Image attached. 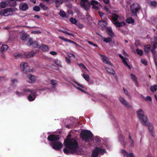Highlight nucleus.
Returning a JSON list of instances; mask_svg holds the SVG:
<instances>
[{"label":"nucleus","instance_id":"nucleus-1","mask_svg":"<svg viewBox=\"0 0 157 157\" xmlns=\"http://www.w3.org/2000/svg\"><path fill=\"white\" fill-rule=\"evenodd\" d=\"M71 136V135L69 134L67 139L64 141V144L66 146V148L63 150L64 153L66 154L72 153L80 154L77 141L74 139L69 138Z\"/></svg>","mask_w":157,"mask_h":157},{"label":"nucleus","instance_id":"nucleus-2","mask_svg":"<svg viewBox=\"0 0 157 157\" xmlns=\"http://www.w3.org/2000/svg\"><path fill=\"white\" fill-rule=\"evenodd\" d=\"M90 3L92 6L93 8L98 10L101 7V5L98 2L93 0H81V5L86 10L88 9L90 7Z\"/></svg>","mask_w":157,"mask_h":157},{"label":"nucleus","instance_id":"nucleus-3","mask_svg":"<svg viewBox=\"0 0 157 157\" xmlns=\"http://www.w3.org/2000/svg\"><path fill=\"white\" fill-rule=\"evenodd\" d=\"M59 139L58 136L51 135L48 137V139L52 142L51 144L53 149L56 150H59L63 147V144L59 141H56Z\"/></svg>","mask_w":157,"mask_h":157},{"label":"nucleus","instance_id":"nucleus-4","mask_svg":"<svg viewBox=\"0 0 157 157\" xmlns=\"http://www.w3.org/2000/svg\"><path fill=\"white\" fill-rule=\"evenodd\" d=\"M136 113L138 118L142 124L144 126L147 125L148 124L147 117L144 115L143 110L141 109H139L137 111Z\"/></svg>","mask_w":157,"mask_h":157},{"label":"nucleus","instance_id":"nucleus-5","mask_svg":"<svg viewBox=\"0 0 157 157\" xmlns=\"http://www.w3.org/2000/svg\"><path fill=\"white\" fill-rule=\"evenodd\" d=\"M17 10L16 8H8L2 10L0 12V15L4 16H8L13 15V12Z\"/></svg>","mask_w":157,"mask_h":157},{"label":"nucleus","instance_id":"nucleus-6","mask_svg":"<svg viewBox=\"0 0 157 157\" xmlns=\"http://www.w3.org/2000/svg\"><path fill=\"white\" fill-rule=\"evenodd\" d=\"M82 139L86 142H87L88 139H90L93 136L92 133L89 130H85L81 133Z\"/></svg>","mask_w":157,"mask_h":157},{"label":"nucleus","instance_id":"nucleus-7","mask_svg":"<svg viewBox=\"0 0 157 157\" xmlns=\"http://www.w3.org/2000/svg\"><path fill=\"white\" fill-rule=\"evenodd\" d=\"M105 152V150L101 147H96L93 151L92 154V157H97L99 153L103 154Z\"/></svg>","mask_w":157,"mask_h":157},{"label":"nucleus","instance_id":"nucleus-8","mask_svg":"<svg viewBox=\"0 0 157 157\" xmlns=\"http://www.w3.org/2000/svg\"><path fill=\"white\" fill-rule=\"evenodd\" d=\"M141 7L137 3H134L131 6V10L134 15H136V13L140 9Z\"/></svg>","mask_w":157,"mask_h":157},{"label":"nucleus","instance_id":"nucleus-9","mask_svg":"<svg viewBox=\"0 0 157 157\" xmlns=\"http://www.w3.org/2000/svg\"><path fill=\"white\" fill-rule=\"evenodd\" d=\"M20 67L23 71L25 72H30L32 71V68L28 66L27 63L22 62L20 64Z\"/></svg>","mask_w":157,"mask_h":157},{"label":"nucleus","instance_id":"nucleus-10","mask_svg":"<svg viewBox=\"0 0 157 157\" xmlns=\"http://www.w3.org/2000/svg\"><path fill=\"white\" fill-rule=\"evenodd\" d=\"M100 56L103 63L109 65L111 66H113V64L110 61L106 56L101 55H100Z\"/></svg>","mask_w":157,"mask_h":157},{"label":"nucleus","instance_id":"nucleus-11","mask_svg":"<svg viewBox=\"0 0 157 157\" xmlns=\"http://www.w3.org/2000/svg\"><path fill=\"white\" fill-rule=\"evenodd\" d=\"M28 5L25 3H21L19 5V9L22 11H25L28 10Z\"/></svg>","mask_w":157,"mask_h":157},{"label":"nucleus","instance_id":"nucleus-12","mask_svg":"<svg viewBox=\"0 0 157 157\" xmlns=\"http://www.w3.org/2000/svg\"><path fill=\"white\" fill-rule=\"evenodd\" d=\"M119 56L122 59V62L124 64L130 69H131V67L127 63V62L128 61V59L127 58H124L121 54H119Z\"/></svg>","mask_w":157,"mask_h":157},{"label":"nucleus","instance_id":"nucleus-13","mask_svg":"<svg viewBox=\"0 0 157 157\" xmlns=\"http://www.w3.org/2000/svg\"><path fill=\"white\" fill-rule=\"evenodd\" d=\"M119 99L120 102L122 104L128 108L130 107V106L129 105L128 103L124 98L121 97H120L119 98Z\"/></svg>","mask_w":157,"mask_h":157},{"label":"nucleus","instance_id":"nucleus-14","mask_svg":"<svg viewBox=\"0 0 157 157\" xmlns=\"http://www.w3.org/2000/svg\"><path fill=\"white\" fill-rule=\"evenodd\" d=\"M36 96L35 92L32 91L31 92L29 95L28 96V99L29 101H32L35 99Z\"/></svg>","mask_w":157,"mask_h":157},{"label":"nucleus","instance_id":"nucleus-15","mask_svg":"<svg viewBox=\"0 0 157 157\" xmlns=\"http://www.w3.org/2000/svg\"><path fill=\"white\" fill-rule=\"evenodd\" d=\"M20 38L23 41H25L29 36L24 32H22L20 33Z\"/></svg>","mask_w":157,"mask_h":157},{"label":"nucleus","instance_id":"nucleus-16","mask_svg":"<svg viewBox=\"0 0 157 157\" xmlns=\"http://www.w3.org/2000/svg\"><path fill=\"white\" fill-rule=\"evenodd\" d=\"M27 77L29 79V82L30 83H34L36 81L35 77L31 74L28 75Z\"/></svg>","mask_w":157,"mask_h":157},{"label":"nucleus","instance_id":"nucleus-17","mask_svg":"<svg viewBox=\"0 0 157 157\" xmlns=\"http://www.w3.org/2000/svg\"><path fill=\"white\" fill-rule=\"evenodd\" d=\"M98 24L103 30L105 29V27H107L106 26L107 25V23L105 21L101 20L99 21Z\"/></svg>","mask_w":157,"mask_h":157},{"label":"nucleus","instance_id":"nucleus-18","mask_svg":"<svg viewBox=\"0 0 157 157\" xmlns=\"http://www.w3.org/2000/svg\"><path fill=\"white\" fill-rule=\"evenodd\" d=\"M151 46H152L153 49H152L151 51L154 54V49L157 47V37H155L154 39V40L151 43Z\"/></svg>","mask_w":157,"mask_h":157},{"label":"nucleus","instance_id":"nucleus-19","mask_svg":"<svg viewBox=\"0 0 157 157\" xmlns=\"http://www.w3.org/2000/svg\"><path fill=\"white\" fill-rule=\"evenodd\" d=\"M113 23L117 27H122L125 24V23L124 22H119L118 21H117V22H113Z\"/></svg>","mask_w":157,"mask_h":157},{"label":"nucleus","instance_id":"nucleus-20","mask_svg":"<svg viewBox=\"0 0 157 157\" xmlns=\"http://www.w3.org/2000/svg\"><path fill=\"white\" fill-rule=\"evenodd\" d=\"M121 153L124 156L126 155V157H135L134 155L132 153H128L124 150H122L121 151Z\"/></svg>","mask_w":157,"mask_h":157},{"label":"nucleus","instance_id":"nucleus-21","mask_svg":"<svg viewBox=\"0 0 157 157\" xmlns=\"http://www.w3.org/2000/svg\"><path fill=\"white\" fill-rule=\"evenodd\" d=\"M74 82L76 83L77 85H78V86H79V87H77L75 85H73V86L76 87L77 89L78 90H81L82 92H84V90L82 89V88H85L84 87L82 86V85H81L80 83L77 82L76 81H75Z\"/></svg>","mask_w":157,"mask_h":157},{"label":"nucleus","instance_id":"nucleus-22","mask_svg":"<svg viewBox=\"0 0 157 157\" xmlns=\"http://www.w3.org/2000/svg\"><path fill=\"white\" fill-rule=\"evenodd\" d=\"M130 75V77L132 80L135 83L136 85L138 86V82L136 76L135 75L133 74H131Z\"/></svg>","mask_w":157,"mask_h":157},{"label":"nucleus","instance_id":"nucleus-23","mask_svg":"<svg viewBox=\"0 0 157 157\" xmlns=\"http://www.w3.org/2000/svg\"><path fill=\"white\" fill-rule=\"evenodd\" d=\"M100 36L101 37L103 41L105 43H110L112 42V39L111 37H105L102 36Z\"/></svg>","mask_w":157,"mask_h":157},{"label":"nucleus","instance_id":"nucleus-24","mask_svg":"<svg viewBox=\"0 0 157 157\" xmlns=\"http://www.w3.org/2000/svg\"><path fill=\"white\" fill-rule=\"evenodd\" d=\"M105 69L107 72L110 74L114 75L115 73V71L111 68H109L105 67Z\"/></svg>","mask_w":157,"mask_h":157},{"label":"nucleus","instance_id":"nucleus-25","mask_svg":"<svg viewBox=\"0 0 157 157\" xmlns=\"http://www.w3.org/2000/svg\"><path fill=\"white\" fill-rule=\"evenodd\" d=\"M105 30L106 32L109 36H113V31L110 29L108 27H105Z\"/></svg>","mask_w":157,"mask_h":157},{"label":"nucleus","instance_id":"nucleus-26","mask_svg":"<svg viewBox=\"0 0 157 157\" xmlns=\"http://www.w3.org/2000/svg\"><path fill=\"white\" fill-rule=\"evenodd\" d=\"M152 46L150 45H147L144 47V52L146 53H148L151 50Z\"/></svg>","mask_w":157,"mask_h":157},{"label":"nucleus","instance_id":"nucleus-27","mask_svg":"<svg viewBox=\"0 0 157 157\" xmlns=\"http://www.w3.org/2000/svg\"><path fill=\"white\" fill-rule=\"evenodd\" d=\"M119 19V16L117 14L115 13L113 14L112 19L113 21V22H117V20Z\"/></svg>","mask_w":157,"mask_h":157},{"label":"nucleus","instance_id":"nucleus-28","mask_svg":"<svg viewBox=\"0 0 157 157\" xmlns=\"http://www.w3.org/2000/svg\"><path fill=\"white\" fill-rule=\"evenodd\" d=\"M8 48V46L6 45H4L2 46L0 50V52H2L6 51Z\"/></svg>","mask_w":157,"mask_h":157},{"label":"nucleus","instance_id":"nucleus-29","mask_svg":"<svg viewBox=\"0 0 157 157\" xmlns=\"http://www.w3.org/2000/svg\"><path fill=\"white\" fill-rule=\"evenodd\" d=\"M24 95H26L33 91L29 89H23L22 90Z\"/></svg>","mask_w":157,"mask_h":157},{"label":"nucleus","instance_id":"nucleus-30","mask_svg":"<svg viewBox=\"0 0 157 157\" xmlns=\"http://www.w3.org/2000/svg\"><path fill=\"white\" fill-rule=\"evenodd\" d=\"M36 53H34V52L31 51L26 53L25 55L26 57H29L33 56Z\"/></svg>","mask_w":157,"mask_h":157},{"label":"nucleus","instance_id":"nucleus-31","mask_svg":"<svg viewBox=\"0 0 157 157\" xmlns=\"http://www.w3.org/2000/svg\"><path fill=\"white\" fill-rule=\"evenodd\" d=\"M64 0H54L55 3L57 7H58L59 6V3L62 4L63 3V1Z\"/></svg>","mask_w":157,"mask_h":157},{"label":"nucleus","instance_id":"nucleus-32","mask_svg":"<svg viewBox=\"0 0 157 157\" xmlns=\"http://www.w3.org/2000/svg\"><path fill=\"white\" fill-rule=\"evenodd\" d=\"M129 140L130 142V146L131 147H133L134 146V141L129 135Z\"/></svg>","mask_w":157,"mask_h":157},{"label":"nucleus","instance_id":"nucleus-33","mask_svg":"<svg viewBox=\"0 0 157 157\" xmlns=\"http://www.w3.org/2000/svg\"><path fill=\"white\" fill-rule=\"evenodd\" d=\"M42 50L44 51H47L48 50V46L45 45H42L41 46Z\"/></svg>","mask_w":157,"mask_h":157},{"label":"nucleus","instance_id":"nucleus-34","mask_svg":"<svg viewBox=\"0 0 157 157\" xmlns=\"http://www.w3.org/2000/svg\"><path fill=\"white\" fill-rule=\"evenodd\" d=\"M150 90L152 92H155L157 90V85H154L150 87Z\"/></svg>","mask_w":157,"mask_h":157},{"label":"nucleus","instance_id":"nucleus-35","mask_svg":"<svg viewBox=\"0 0 157 157\" xmlns=\"http://www.w3.org/2000/svg\"><path fill=\"white\" fill-rule=\"evenodd\" d=\"M126 22L129 24L132 23L134 22V20L132 18L129 17L127 19Z\"/></svg>","mask_w":157,"mask_h":157},{"label":"nucleus","instance_id":"nucleus-36","mask_svg":"<svg viewBox=\"0 0 157 157\" xmlns=\"http://www.w3.org/2000/svg\"><path fill=\"white\" fill-rule=\"evenodd\" d=\"M16 93L17 95L19 97L24 95L22 90L21 92L19 91H16Z\"/></svg>","mask_w":157,"mask_h":157},{"label":"nucleus","instance_id":"nucleus-37","mask_svg":"<svg viewBox=\"0 0 157 157\" xmlns=\"http://www.w3.org/2000/svg\"><path fill=\"white\" fill-rule=\"evenodd\" d=\"M14 56L17 58H21L22 57V55L19 53H16L14 55Z\"/></svg>","mask_w":157,"mask_h":157},{"label":"nucleus","instance_id":"nucleus-38","mask_svg":"<svg viewBox=\"0 0 157 157\" xmlns=\"http://www.w3.org/2000/svg\"><path fill=\"white\" fill-rule=\"evenodd\" d=\"M26 41H27L28 44L30 45H32V44L33 42L32 39L30 38L29 37L27 39Z\"/></svg>","mask_w":157,"mask_h":157},{"label":"nucleus","instance_id":"nucleus-39","mask_svg":"<svg viewBox=\"0 0 157 157\" xmlns=\"http://www.w3.org/2000/svg\"><path fill=\"white\" fill-rule=\"evenodd\" d=\"M0 6L2 8H4L6 7L7 4L6 2H2L0 3Z\"/></svg>","mask_w":157,"mask_h":157},{"label":"nucleus","instance_id":"nucleus-40","mask_svg":"<svg viewBox=\"0 0 157 157\" xmlns=\"http://www.w3.org/2000/svg\"><path fill=\"white\" fill-rule=\"evenodd\" d=\"M148 128L149 130V131L150 132L151 131H154V128L152 124L151 123H149L148 124Z\"/></svg>","mask_w":157,"mask_h":157},{"label":"nucleus","instance_id":"nucleus-41","mask_svg":"<svg viewBox=\"0 0 157 157\" xmlns=\"http://www.w3.org/2000/svg\"><path fill=\"white\" fill-rule=\"evenodd\" d=\"M82 77L84 78L87 81H89V75L87 74H83L82 75Z\"/></svg>","mask_w":157,"mask_h":157},{"label":"nucleus","instance_id":"nucleus-42","mask_svg":"<svg viewBox=\"0 0 157 157\" xmlns=\"http://www.w3.org/2000/svg\"><path fill=\"white\" fill-rule=\"evenodd\" d=\"M12 86H13L15 85L16 84L18 83V81L17 79H13L12 80Z\"/></svg>","mask_w":157,"mask_h":157},{"label":"nucleus","instance_id":"nucleus-43","mask_svg":"<svg viewBox=\"0 0 157 157\" xmlns=\"http://www.w3.org/2000/svg\"><path fill=\"white\" fill-rule=\"evenodd\" d=\"M54 63L58 65L59 66L61 67L62 65L60 62L57 59H56L54 60Z\"/></svg>","mask_w":157,"mask_h":157},{"label":"nucleus","instance_id":"nucleus-44","mask_svg":"<svg viewBox=\"0 0 157 157\" xmlns=\"http://www.w3.org/2000/svg\"><path fill=\"white\" fill-rule=\"evenodd\" d=\"M40 6L44 10H47V7L44 4L42 3H40Z\"/></svg>","mask_w":157,"mask_h":157},{"label":"nucleus","instance_id":"nucleus-45","mask_svg":"<svg viewBox=\"0 0 157 157\" xmlns=\"http://www.w3.org/2000/svg\"><path fill=\"white\" fill-rule=\"evenodd\" d=\"M144 100L147 101L151 102L152 99L151 98L150 96H147L145 98H144Z\"/></svg>","mask_w":157,"mask_h":157},{"label":"nucleus","instance_id":"nucleus-46","mask_svg":"<svg viewBox=\"0 0 157 157\" xmlns=\"http://www.w3.org/2000/svg\"><path fill=\"white\" fill-rule=\"evenodd\" d=\"M31 45L34 48H37L38 46L37 42L36 41L33 42Z\"/></svg>","mask_w":157,"mask_h":157},{"label":"nucleus","instance_id":"nucleus-47","mask_svg":"<svg viewBox=\"0 0 157 157\" xmlns=\"http://www.w3.org/2000/svg\"><path fill=\"white\" fill-rule=\"evenodd\" d=\"M136 52L137 54L140 55H142L143 54V51L141 50H140L139 49H137L136 50Z\"/></svg>","mask_w":157,"mask_h":157},{"label":"nucleus","instance_id":"nucleus-48","mask_svg":"<svg viewBox=\"0 0 157 157\" xmlns=\"http://www.w3.org/2000/svg\"><path fill=\"white\" fill-rule=\"evenodd\" d=\"M60 15L62 17H65L66 16V13L64 11L61 10L59 12Z\"/></svg>","mask_w":157,"mask_h":157},{"label":"nucleus","instance_id":"nucleus-49","mask_svg":"<svg viewBox=\"0 0 157 157\" xmlns=\"http://www.w3.org/2000/svg\"><path fill=\"white\" fill-rule=\"evenodd\" d=\"M149 4H150V5L151 6H156L157 5V2H155V1H152V2H150Z\"/></svg>","mask_w":157,"mask_h":157},{"label":"nucleus","instance_id":"nucleus-50","mask_svg":"<svg viewBox=\"0 0 157 157\" xmlns=\"http://www.w3.org/2000/svg\"><path fill=\"white\" fill-rule=\"evenodd\" d=\"M123 90H124V93L127 96H128V97H129L130 94L128 93V90L124 88H123Z\"/></svg>","mask_w":157,"mask_h":157},{"label":"nucleus","instance_id":"nucleus-51","mask_svg":"<svg viewBox=\"0 0 157 157\" xmlns=\"http://www.w3.org/2000/svg\"><path fill=\"white\" fill-rule=\"evenodd\" d=\"M149 132L152 137H155V134L154 130L151 131Z\"/></svg>","mask_w":157,"mask_h":157},{"label":"nucleus","instance_id":"nucleus-52","mask_svg":"<svg viewBox=\"0 0 157 157\" xmlns=\"http://www.w3.org/2000/svg\"><path fill=\"white\" fill-rule=\"evenodd\" d=\"M33 10L36 11H39L40 10V8L38 6H35L33 7Z\"/></svg>","mask_w":157,"mask_h":157},{"label":"nucleus","instance_id":"nucleus-53","mask_svg":"<svg viewBox=\"0 0 157 157\" xmlns=\"http://www.w3.org/2000/svg\"><path fill=\"white\" fill-rule=\"evenodd\" d=\"M70 21L73 24H75L76 23V20L73 18H70Z\"/></svg>","mask_w":157,"mask_h":157},{"label":"nucleus","instance_id":"nucleus-54","mask_svg":"<svg viewBox=\"0 0 157 157\" xmlns=\"http://www.w3.org/2000/svg\"><path fill=\"white\" fill-rule=\"evenodd\" d=\"M65 61L69 64H71V60L67 57H66L65 58Z\"/></svg>","mask_w":157,"mask_h":157},{"label":"nucleus","instance_id":"nucleus-55","mask_svg":"<svg viewBox=\"0 0 157 157\" xmlns=\"http://www.w3.org/2000/svg\"><path fill=\"white\" fill-rule=\"evenodd\" d=\"M67 56L70 57H73L74 58H75V56L73 54H72V53H68V54H67Z\"/></svg>","mask_w":157,"mask_h":157},{"label":"nucleus","instance_id":"nucleus-56","mask_svg":"<svg viewBox=\"0 0 157 157\" xmlns=\"http://www.w3.org/2000/svg\"><path fill=\"white\" fill-rule=\"evenodd\" d=\"M141 62L145 65L147 64V62L146 60L144 59H142L141 60Z\"/></svg>","mask_w":157,"mask_h":157},{"label":"nucleus","instance_id":"nucleus-57","mask_svg":"<svg viewBox=\"0 0 157 157\" xmlns=\"http://www.w3.org/2000/svg\"><path fill=\"white\" fill-rule=\"evenodd\" d=\"M87 42L89 43V44L90 45H92L95 47H98V46L96 44H94L89 41H88Z\"/></svg>","mask_w":157,"mask_h":157},{"label":"nucleus","instance_id":"nucleus-58","mask_svg":"<svg viewBox=\"0 0 157 157\" xmlns=\"http://www.w3.org/2000/svg\"><path fill=\"white\" fill-rule=\"evenodd\" d=\"M103 9L107 12H108L109 11V9L106 6H104Z\"/></svg>","mask_w":157,"mask_h":157},{"label":"nucleus","instance_id":"nucleus-59","mask_svg":"<svg viewBox=\"0 0 157 157\" xmlns=\"http://www.w3.org/2000/svg\"><path fill=\"white\" fill-rule=\"evenodd\" d=\"M59 38L62 40H63L64 41L67 42L68 40L67 39L64 38L63 37H62V36H59Z\"/></svg>","mask_w":157,"mask_h":157},{"label":"nucleus","instance_id":"nucleus-60","mask_svg":"<svg viewBox=\"0 0 157 157\" xmlns=\"http://www.w3.org/2000/svg\"><path fill=\"white\" fill-rule=\"evenodd\" d=\"M63 33H66V34H67L68 35L73 36V34L72 33H68L66 31H63Z\"/></svg>","mask_w":157,"mask_h":157},{"label":"nucleus","instance_id":"nucleus-61","mask_svg":"<svg viewBox=\"0 0 157 157\" xmlns=\"http://www.w3.org/2000/svg\"><path fill=\"white\" fill-rule=\"evenodd\" d=\"M50 53L52 55L54 56L56 55V52L54 51H51L50 52Z\"/></svg>","mask_w":157,"mask_h":157},{"label":"nucleus","instance_id":"nucleus-62","mask_svg":"<svg viewBox=\"0 0 157 157\" xmlns=\"http://www.w3.org/2000/svg\"><path fill=\"white\" fill-rule=\"evenodd\" d=\"M50 84H52L53 85H55L56 84V82L54 80H52L50 81Z\"/></svg>","mask_w":157,"mask_h":157},{"label":"nucleus","instance_id":"nucleus-63","mask_svg":"<svg viewBox=\"0 0 157 157\" xmlns=\"http://www.w3.org/2000/svg\"><path fill=\"white\" fill-rule=\"evenodd\" d=\"M67 42H70V43H73L74 44H76L75 42L74 41L71 40H68V41H67Z\"/></svg>","mask_w":157,"mask_h":157},{"label":"nucleus","instance_id":"nucleus-64","mask_svg":"<svg viewBox=\"0 0 157 157\" xmlns=\"http://www.w3.org/2000/svg\"><path fill=\"white\" fill-rule=\"evenodd\" d=\"M79 65L80 66H82V67L84 68L85 69H86V67L85 66V65H83V64H82V63H80L79 64Z\"/></svg>","mask_w":157,"mask_h":157}]
</instances>
